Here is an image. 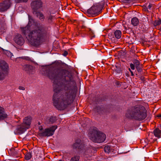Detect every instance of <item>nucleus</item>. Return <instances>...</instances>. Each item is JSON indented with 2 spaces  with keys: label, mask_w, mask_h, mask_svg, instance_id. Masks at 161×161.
<instances>
[{
  "label": "nucleus",
  "mask_w": 161,
  "mask_h": 161,
  "mask_svg": "<svg viewBox=\"0 0 161 161\" xmlns=\"http://www.w3.org/2000/svg\"><path fill=\"white\" fill-rule=\"evenodd\" d=\"M47 76L53 81V105L58 110H63L74 100L76 81L70 72L62 68L49 72Z\"/></svg>",
  "instance_id": "nucleus-1"
},
{
  "label": "nucleus",
  "mask_w": 161,
  "mask_h": 161,
  "mask_svg": "<svg viewBox=\"0 0 161 161\" xmlns=\"http://www.w3.org/2000/svg\"><path fill=\"white\" fill-rule=\"evenodd\" d=\"M34 20L29 16V23L27 26L21 27L22 34L31 44L34 46L40 44L49 34L47 27L40 24H34Z\"/></svg>",
  "instance_id": "nucleus-2"
},
{
  "label": "nucleus",
  "mask_w": 161,
  "mask_h": 161,
  "mask_svg": "<svg viewBox=\"0 0 161 161\" xmlns=\"http://www.w3.org/2000/svg\"><path fill=\"white\" fill-rule=\"evenodd\" d=\"M126 117L131 119L141 121L147 117V111L141 105H136L129 109L125 114Z\"/></svg>",
  "instance_id": "nucleus-3"
},
{
  "label": "nucleus",
  "mask_w": 161,
  "mask_h": 161,
  "mask_svg": "<svg viewBox=\"0 0 161 161\" xmlns=\"http://www.w3.org/2000/svg\"><path fill=\"white\" fill-rule=\"evenodd\" d=\"M88 135L90 139L95 143L103 142L106 138V135L99 131L97 128L95 127L90 128Z\"/></svg>",
  "instance_id": "nucleus-4"
},
{
  "label": "nucleus",
  "mask_w": 161,
  "mask_h": 161,
  "mask_svg": "<svg viewBox=\"0 0 161 161\" xmlns=\"http://www.w3.org/2000/svg\"><path fill=\"white\" fill-rule=\"evenodd\" d=\"M84 144L82 142L80 139H78L73 144V148L75 149L79 152L82 153L84 152Z\"/></svg>",
  "instance_id": "nucleus-5"
},
{
  "label": "nucleus",
  "mask_w": 161,
  "mask_h": 161,
  "mask_svg": "<svg viewBox=\"0 0 161 161\" xmlns=\"http://www.w3.org/2000/svg\"><path fill=\"white\" fill-rule=\"evenodd\" d=\"M57 128L56 125L52 126L51 127L46 129L42 132L41 135L45 136H49L53 135L55 130Z\"/></svg>",
  "instance_id": "nucleus-6"
},
{
  "label": "nucleus",
  "mask_w": 161,
  "mask_h": 161,
  "mask_svg": "<svg viewBox=\"0 0 161 161\" xmlns=\"http://www.w3.org/2000/svg\"><path fill=\"white\" fill-rule=\"evenodd\" d=\"M43 3L41 0H36L31 3L32 8L34 11H36L42 6Z\"/></svg>",
  "instance_id": "nucleus-7"
},
{
  "label": "nucleus",
  "mask_w": 161,
  "mask_h": 161,
  "mask_svg": "<svg viewBox=\"0 0 161 161\" xmlns=\"http://www.w3.org/2000/svg\"><path fill=\"white\" fill-rule=\"evenodd\" d=\"M11 4V2L8 0L5 1L0 3V11L4 12L6 11L10 8Z\"/></svg>",
  "instance_id": "nucleus-8"
},
{
  "label": "nucleus",
  "mask_w": 161,
  "mask_h": 161,
  "mask_svg": "<svg viewBox=\"0 0 161 161\" xmlns=\"http://www.w3.org/2000/svg\"><path fill=\"white\" fill-rule=\"evenodd\" d=\"M87 13L90 14L96 15L100 13L97 6H92L90 8L88 9Z\"/></svg>",
  "instance_id": "nucleus-9"
},
{
  "label": "nucleus",
  "mask_w": 161,
  "mask_h": 161,
  "mask_svg": "<svg viewBox=\"0 0 161 161\" xmlns=\"http://www.w3.org/2000/svg\"><path fill=\"white\" fill-rule=\"evenodd\" d=\"M14 41L16 43L20 45H23L24 42L23 37L20 34H18L15 36Z\"/></svg>",
  "instance_id": "nucleus-10"
},
{
  "label": "nucleus",
  "mask_w": 161,
  "mask_h": 161,
  "mask_svg": "<svg viewBox=\"0 0 161 161\" xmlns=\"http://www.w3.org/2000/svg\"><path fill=\"white\" fill-rule=\"evenodd\" d=\"M31 120L32 118L31 117L27 116L24 118L22 124L28 129L31 124Z\"/></svg>",
  "instance_id": "nucleus-11"
},
{
  "label": "nucleus",
  "mask_w": 161,
  "mask_h": 161,
  "mask_svg": "<svg viewBox=\"0 0 161 161\" xmlns=\"http://www.w3.org/2000/svg\"><path fill=\"white\" fill-rule=\"evenodd\" d=\"M27 129H28L27 127H26L22 124L18 125L16 129V132L17 134H22Z\"/></svg>",
  "instance_id": "nucleus-12"
},
{
  "label": "nucleus",
  "mask_w": 161,
  "mask_h": 161,
  "mask_svg": "<svg viewBox=\"0 0 161 161\" xmlns=\"http://www.w3.org/2000/svg\"><path fill=\"white\" fill-rule=\"evenodd\" d=\"M0 67L1 70L8 71V66L7 64L4 60H0Z\"/></svg>",
  "instance_id": "nucleus-13"
},
{
  "label": "nucleus",
  "mask_w": 161,
  "mask_h": 161,
  "mask_svg": "<svg viewBox=\"0 0 161 161\" xmlns=\"http://www.w3.org/2000/svg\"><path fill=\"white\" fill-rule=\"evenodd\" d=\"M7 114L4 112L3 108L0 106V120L4 119L7 117Z\"/></svg>",
  "instance_id": "nucleus-14"
},
{
  "label": "nucleus",
  "mask_w": 161,
  "mask_h": 161,
  "mask_svg": "<svg viewBox=\"0 0 161 161\" xmlns=\"http://www.w3.org/2000/svg\"><path fill=\"white\" fill-rule=\"evenodd\" d=\"M133 63H131L130 64V67L131 69L134 70L135 69V66H139L140 64V61L136 59H134L132 61Z\"/></svg>",
  "instance_id": "nucleus-15"
},
{
  "label": "nucleus",
  "mask_w": 161,
  "mask_h": 161,
  "mask_svg": "<svg viewBox=\"0 0 161 161\" xmlns=\"http://www.w3.org/2000/svg\"><path fill=\"white\" fill-rule=\"evenodd\" d=\"M154 136L158 138H160L161 136V130L158 128L155 129L153 131Z\"/></svg>",
  "instance_id": "nucleus-16"
},
{
  "label": "nucleus",
  "mask_w": 161,
  "mask_h": 161,
  "mask_svg": "<svg viewBox=\"0 0 161 161\" xmlns=\"http://www.w3.org/2000/svg\"><path fill=\"white\" fill-rule=\"evenodd\" d=\"M8 74V71L0 70V80H3Z\"/></svg>",
  "instance_id": "nucleus-17"
},
{
  "label": "nucleus",
  "mask_w": 161,
  "mask_h": 161,
  "mask_svg": "<svg viewBox=\"0 0 161 161\" xmlns=\"http://www.w3.org/2000/svg\"><path fill=\"white\" fill-rule=\"evenodd\" d=\"M56 120V119L55 117H47L46 119V123L47 124H52Z\"/></svg>",
  "instance_id": "nucleus-18"
},
{
  "label": "nucleus",
  "mask_w": 161,
  "mask_h": 161,
  "mask_svg": "<svg viewBox=\"0 0 161 161\" xmlns=\"http://www.w3.org/2000/svg\"><path fill=\"white\" fill-rule=\"evenodd\" d=\"M131 24L134 26L137 25L139 23L138 19L136 17H134L131 19Z\"/></svg>",
  "instance_id": "nucleus-19"
},
{
  "label": "nucleus",
  "mask_w": 161,
  "mask_h": 161,
  "mask_svg": "<svg viewBox=\"0 0 161 161\" xmlns=\"http://www.w3.org/2000/svg\"><path fill=\"white\" fill-rule=\"evenodd\" d=\"M33 69V66L30 65L26 64L24 66V69L25 71L30 72Z\"/></svg>",
  "instance_id": "nucleus-20"
},
{
  "label": "nucleus",
  "mask_w": 161,
  "mask_h": 161,
  "mask_svg": "<svg viewBox=\"0 0 161 161\" xmlns=\"http://www.w3.org/2000/svg\"><path fill=\"white\" fill-rule=\"evenodd\" d=\"M115 37L118 39L120 38L121 35V32L119 30H116L114 32Z\"/></svg>",
  "instance_id": "nucleus-21"
},
{
  "label": "nucleus",
  "mask_w": 161,
  "mask_h": 161,
  "mask_svg": "<svg viewBox=\"0 0 161 161\" xmlns=\"http://www.w3.org/2000/svg\"><path fill=\"white\" fill-rule=\"evenodd\" d=\"M5 54L12 60H14V58L13 54L9 51L6 50L4 52Z\"/></svg>",
  "instance_id": "nucleus-22"
},
{
  "label": "nucleus",
  "mask_w": 161,
  "mask_h": 161,
  "mask_svg": "<svg viewBox=\"0 0 161 161\" xmlns=\"http://www.w3.org/2000/svg\"><path fill=\"white\" fill-rule=\"evenodd\" d=\"M104 150L105 152L107 153L113 152L112 149L110 148V147L109 146H105L104 147Z\"/></svg>",
  "instance_id": "nucleus-23"
},
{
  "label": "nucleus",
  "mask_w": 161,
  "mask_h": 161,
  "mask_svg": "<svg viewBox=\"0 0 161 161\" xmlns=\"http://www.w3.org/2000/svg\"><path fill=\"white\" fill-rule=\"evenodd\" d=\"M80 158V156L77 155H75L72 157L70 159V161H79Z\"/></svg>",
  "instance_id": "nucleus-24"
},
{
  "label": "nucleus",
  "mask_w": 161,
  "mask_h": 161,
  "mask_svg": "<svg viewBox=\"0 0 161 161\" xmlns=\"http://www.w3.org/2000/svg\"><path fill=\"white\" fill-rule=\"evenodd\" d=\"M37 16L41 21H43L44 20L45 17L42 13L38 12L37 13Z\"/></svg>",
  "instance_id": "nucleus-25"
},
{
  "label": "nucleus",
  "mask_w": 161,
  "mask_h": 161,
  "mask_svg": "<svg viewBox=\"0 0 161 161\" xmlns=\"http://www.w3.org/2000/svg\"><path fill=\"white\" fill-rule=\"evenodd\" d=\"M47 18V19L48 22L51 23L53 22L54 19V17L50 14Z\"/></svg>",
  "instance_id": "nucleus-26"
},
{
  "label": "nucleus",
  "mask_w": 161,
  "mask_h": 161,
  "mask_svg": "<svg viewBox=\"0 0 161 161\" xmlns=\"http://www.w3.org/2000/svg\"><path fill=\"white\" fill-rule=\"evenodd\" d=\"M31 158V155L30 152L27 153L25 156V158L26 160H29Z\"/></svg>",
  "instance_id": "nucleus-27"
},
{
  "label": "nucleus",
  "mask_w": 161,
  "mask_h": 161,
  "mask_svg": "<svg viewBox=\"0 0 161 161\" xmlns=\"http://www.w3.org/2000/svg\"><path fill=\"white\" fill-rule=\"evenodd\" d=\"M161 24V19H159L158 20H156L154 21L153 25L154 26L159 25Z\"/></svg>",
  "instance_id": "nucleus-28"
},
{
  "label": "nucleus",
  "mask_w": 161,
  "mask_h": 161,
  "mask_svg": "<svg viewBox=\"0 0 161 161\" xmlns=\"http://www.w3.org/2000/svg\"><path fill=\"white\" fill-rule=\"evenodd\" d=\"M92 148H90L87 149L86 151H85V154L89 155V153H91L92 152Z\"/></svg>",
  "instance_id": "nucleus-29"
},
{
  "label": "nucleus",
  "mask_w": 161,
  "mask_h": 161,
  "mask_svg": "<svg viewBox=\"0 0 161 161\" xmlns=\"http://www.w3.org/2000/svg\"><path fill=\"white\" fill-rule=\"evenodd\" d=\"M27 1L28 0H15V2L17 3H26Z\"/></svg>",
  "instance_id": "nucleus-30"
},
{
  "label": "nucleus",
  "mask_w": 161,
  "mask_h": 161,
  "mask_svg": "<svg viewBox=\"0 0 161 161\" xmlns=\"http://www.w3.org/2000/svg\"><path fill=\"white\" fill-rule=\"evenodd\" d=\"M108 37L109 39H113L114 40V33H109L108 34Z\"/></svg>",
  "instance_id": "nucleus-31"
},
{
  "label": "nucleus",
  "mask_w": 161,
  "mask_h": 161,
  "mask_svg": "<svg viewBox=\"0 0 161 161\" xmlns=\"http://www.w3.org/2000/svg\"><path fill=\"white\" fill-rule=\"evenodd\" d=\"M89 34L91 37V39L92 38H94L95 37V35L94 34V33L91 29H90V31H89Z\"/></svg>",
  "instance_id": "nucleus-32"
},
{
  "label": "nucleus",
  "mask_w": 161,
  "mask_h": 161,
  "mask_svg": "<svg viewBox=\"0 0 161 161\" xmlns=\"http://www.w3.org/2000/svg\"><path fill=\"white\" fill-rule=\"evenodd\" d=\"M136 69H137V71L138 72H141L142 71V69L139 66H136Z\"/></svg>",
  "instance_id": "nucleus-33"
},
{
  "label": "nucleus",
  "mask_w": 161,
  "mask_h": 161,
  "mask_svg": "<svg viewBox=\"0 0 161 161\" xmlns=\"http://www.w3.org/2000/svg\"><path fill=\"white\" fill-rule=\"evenodd\" d=\"M18 88L20 90H25V88L24 87L20 86H19Z\"/></svg>",
  "instance_id": "nucleus-34"
},
{
  "label": "nucleus",
  "mask_w": 161,
  "mask_h": 161,
  "mask_svg": "<svg viewBox=\"0 0 161 161\" xmlns=\"http://www.w3.org/2000/svg\"><path fill=\"white\" fill-rule=\"evenodd\" d=\"M68 54V52L66 51H65L63 54V55L65 56H66Z\"/></svg>",
  "instance_id": "nucleus-35"
},
{
  "label": "nucleus",
  "mask_w": 161,
  "mask_h": 161,
  "mask_svg": "<svg viewBox=\"0 0 161 161\" xmlns=\"http://www.w3.org/2000/svg\"><path fill=\"white\" fill-rule=\"evenodd\" d=\"M152 5L151 4H150L147 7V9H150L152 7Z\"/></svg>",
  "instance_id": "nucleus-36"
},
{
  "label": "nucleus",
  "mask_w": 161,
  "mask_h": 161,
  "mask_svg": "<svg viewBox=\"0 0 161 161\" xmlns=\"http://www.w3.org/2000/svg\"><path fill=\"white\" fill-rule=\"evenodd\" d=\"M129 71L131 73V75L132 76H134V75L133 73V72L130 69V68H129Z\"/></svg>",
  "instance_id": "nucleus-37"
},
{
  "label": "nucleus",
  "mask_w": 161,
  "mask_h": 161,
  "mask_svg": "<svg viewBox=\"0 0 161 161\" xmlns=\"http://www.w3.org/2000/svg\"><path fill=\"white\" fill-rule=\"evenodd\" d=\"M157 117H161V114H159L158 115Z\"/></svg>",
  "instance_id": "nucleus-38"
},
{
  "label": "nucleus",
  "mask_w": 161,
  "mask_h": 161,
  "mask_svg": "<svg viewBox=\"0 0 161 161\" xmlns=\"http://www.w3.org/2000/svg\"><path fill=\"white\" fill-rule=\"evenodd\" d=\"M159 30H160V31H161V27L160 28V29H159Z\"/></svg>",
  "instance_id": "nucleus-39"
},
{
  "label": "nucleus",
  "mask_w": 161,
  "mask_h": 161,
  "mask_svg": "<svg viewBox=\"0 0 161 161\" xmlns=\"http://www.w3.org/2000/svg\"><path fill=\"white\" fill-rule=\"evenodd\" d=\"M58 161H63L61 160H58Z\"/></svg>",
  "instance_id": "nucleus-40"
},
{
  "label": "nucleus",
  "mask_w": 161,
  "mask_h": 161,
  "mask_svg": "<svg viewBox=\"0 0 161 161\" xmlns=\"http://www.w3.org/2000/svg\"><path fill=\"white\" fill-rule=\"evenodd\" d=\"M160 129H161V124L160 125Z\"/></svg>",
  "instance_id": "nucleus-41"
},
{
  "label": "nucleus",
  "mask_w": 161,
  "mask_h": 161,
  "mask_svg": "<svg viewBox=\"0 0 161 161\" xmlns=\"http://www.w3.org/2000/svg\"><path fill=\"white\" fill-rule=\"evenodd\" d=\"M143 78H144V77H143L142 78V79Z\"/></svg>",
  "instance_id": "nucleus-42"
},
{
  "label": "nucleus",
  "mask_w": 161,
  "mask_h": 161,
  "mask_svg": "<svg viewBox=\"0 0 161 161\" xmlns=\"http://www.w3.org/2000/svg\"><path fill=\"white\" fill-rule=\"evenodd\" d=\"M143 78H144V77H143L142 78V79Z\"/></svg>",
  "instance_id": "nucleus-43"
},
{
  "label": "nucleus",
  "mask_w": 161,
  "mask_h": 161,
  "mask_svg": "<svg viewBox=\"0 0 161 161\" xmlns=\"http://www.w3.org/2000/svg\"><path fill=\"white\" fill-rule=\"evenodd\" d=\"M143 78H144V77H143L142 78V79Z\"/></svg>",
  "instance_id": "nucleus-44"
}]
</instances>
